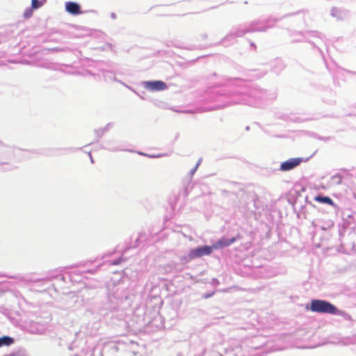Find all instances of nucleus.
Instances as JSON below:
<instances>
[{
    "instance_id": "f257e3e1",
    "label": "nucleus",
    "mask_w": 356,
    "mask_h": 356,
    "mask_svg": "<svg viewBox=\"0 0 356 356\" xmlns=\"http://www.w3.org/2000/svg\"><path fill=\"white\" fill-rule=\"evenodd\" d=\"M276 98L275 93L268 94L266 90L257 86H251L231 90L228 88L214 89L210 94L209 100L220 102L209 111L224 108L236 104L259 107L268 100Z\"/></svg>"
},
{
    "instance_id": "f03ea898",
    "label": "nucleus",
    "mask_w": 356,
    "mask_h": 356,
    "mask_svg": "<svg viewBox=\"0 0 356 356\" xmlns=\"http://www.w3.org/2000/svg\"><path fill=\"white\" fill-rule=\"evenodd\" d=\"M111 292L110 285L104 290V296L97 298L92 308V313L102 316L108 323L120 328H125L127 322L123 318L122 313L119 314V302L121 297L116 295L118 289Z\"/></svg>"
},
{
    "instance_id": "7ed1b4c3",
    "label": "nucleus",
    "mask_w": 356,
    "mask_h": 356,
    "mask_svg": "<svg viewBox=\"0 0 356 356\" xmlns=\"http://www.w3.org/2000/svg\"><path fill=\"white\" fill-rule=\"evenodd\" d=\"M58 278L63 282H65L67 278L72 281L71 275H56L44 278H37L33 275H27L24 276V286L28 287L30 291L42 293L49 290L51 287L54 288V284L51 283V281L53 279Z\"/></svg>"
},
{
    "instance_id": "20e7f679",
    "label": "nucleus",
    "mask_w": 356,
    "mask_h": 356,
    "mask_svg": "<svg viewBox=\"0 0 356 356\" xmlns=\"http://www.w3.org/2000/svg\"><path fill=\"white\" fill-rule=\"evenodd\" d=\"M306 309L318 314H328L332 315L342 316L344 312L340 310L337 307L330 301L322 299H312Z\"/></svg>"
},
{
    "instance_id": "39448f33",
    "label": "nucleus",
    "mask_w": 356,
    "mask_h": 356,
    "mask_svg": "<svg viewBox=\"0 0 356 356\" xmlns=\"http://www.w3.org/2000/svg\"><path fill=\"white\" fill-rule=\"evenodd\" d=\"M278 20V19L272 17L266 19H255L248 23V29L250 33L265 32L268 29L273 27Z\"/></svg>"
},
{
    "instance_id": "423d86ee",
    "label": "nucleus",
    "mask_w": 356,
    "mask_h": 356,
    "mask_svg": "<svg viewBox=\"0 0 356 356\" xmlns=\"http://www.w3.org/2000/svg\"><path fill=\"white\" fill-rule=\"evenodd\" d=\"M122 345L124 343L120 341H108L104 343L100 348L98 346L94 347L92 354L95 355V353L98 351L100 356H116V353L120 350Z\"/></svg>"
},
{
    "instance_id": "0eeeda50",
    "label": "nucleus",
    "mask_w": 356,
    "mask_h": 356,
    "mask_svg": "<svg viewBox=\"0 0 356 356\" xmlns=\"http://www.w3.org/2000/svg\"><path fill=\"white\" fill-rule=\"evenodd\" d=\"M250 33L247 24H239L232 28L229 33L225 35L222 40L220 42V44H222L227 41L234 42L236 38H240L245 35L246 33Z\"/></svg>"
},
{
    "instance_id": "6e6552de",
    "label": "nucleus",
    "mask_w": 356,
    "mask_h": 356,
    "mask_svg": "<svg viewBox=\"0 0 356 356\" xmlns=\"http://www.w3.org/2000/svg\"><path fill=\"white\" fill-rule=\"evenodd\" d=\"M310 157L303 158V157H294L290 158L283 162H282L280 165L278 170L281 172H289L297 168L300 166L302 163L307 162L309 160Z\"/></svg>"
},
{
    "instance_id": "1a4fd4ad",
    "label": "nucleus",
    "mask_w": 356,
    "mask_h": 356,
    "mask_svg": "<svg viewBox=\"0 0 356 356\" xmlns=\"http://www.w3.org/2000/svg\"><path fill=\"white\" fill-rule=\"evenodd\" d=\"M312 226L316 229H320L322 231L327 232V238H329L332 229H333L334 222L332 220L328 218H318L312 221Z\"/></svg>"
},
{
    "instance_id": "9d476101",
    "label": "nucleus",
    "mask_w": 356,
    "mask_h": 356,
    "mask_svg": "<svg viewBox=\"0 0 356 356\" xmlns=\"http://www.w3.org/2000/svg\"><path fill=\"white\" fill-rule=\"evenodd\" d=\"M212 253V248L209 245H198L191 248L188 252V257L193 260L203 256H209Z\"/></svg>"
},
{
    "instance_id": "9b49d317",
    "label": "nucleus",
    "mask_w": 356,
    "mask_h": 356,
    "mask_svg": "<svg viewBox=\"0 0 356 356\" xmlns=\"http://www.w3.org/2000/svg\"><path fill=\"white\" fill-rule=\"evenodd\" d=\"M141 86L151 92L163 91L168 88L167 83L161 80L143 81Z\"/></svg>"
},
{
    "instance_id": "f8f14e48",
    "label": "nucleus",
    "mask_w": 356,
    "mask_h": 356,
    "mask_svg": "<svg viewBox=\"0 0 356 356\" xmlns=\"http://www.w3.org/2000/svg\"><path fill=\"white\" fill-rule=\"evenodd\" d=\"M241 238L240 234H237L232 238L221 237L220 239L215 241L210 247L212 248V252L214 250H218L229 246Z\"/></svg>"
},
{
    "instance_id": "ddd939ff",
    "label": "nucleus",
    "mask_w": 356,
    "mask_h": 356,
    "mask_svg": "<svg viewBox=\"0 0 356 356\" xmlns=\"http://www.w3.org/2000/svg\"><path fill=\"white\" fill-rule=\"evenodd\" d=\"M47 0H31V5L24 11V18L27 19L33 15V11L41 8Z\"/></svg>"
},
{
    "instance_id": "4468645a",
    "label": "nucleus",
    "mask_w": 356,
    "mask_h": 356,
    "mask_svg": "<svg viewBox=\"0 0 356 356\" xmlns=\"http://www.w3.org/2000/svg\"><path fill=\"white\" fill-rule=\"evenodd\" d=\"M65 8L67 13L72 15H79L83 13L81 5L75 1H67L65 3Z\"/></svg>"
},
{
    "instance_id": "2eb2a0df",
    "label": "nucleus",
    "mask_w": 356,
    "mask_h": 356,
    "mask_svg": "<svg viewBox=\"0 0 356 356\" xmlns=\"http://www.w3.org/2000/svg\"><path fill=\"white\" fill-rule=\"evenodd\" d=\"M314 200L321 204L331 205L334 207L336 211H339L340 208L337 206L334 201L327 195L318 194L314 197Z\"/></svg>"
},
{
    "instance_id": "dca6fc26",
    "label": "nucleus",
    "mask_w": 356,
    "mask_h": 356,
    "mask_svg": "<svg viewBox=\"0 0 356 356\" xmlns=\"http://www.w3.org/2000/svg\"><path fill=\"white\" fill-rule=\"evenodd\" d=\"M339 171L340 172L336 173L331 177L332 184L335 185L341 184L344 175H349V170L346 168H341Z\"/></svg>"
},
{
    "instance_id": "f3484780",
    "label": "nucleus",
    "mask_w": 356,
    "mask_h": 356,
    "mask_svg": "<svg viewBox=\"0 0 356 356\" xmlns=\"http://www.w3.org/2000/svg\"><path fill=\"white\" fill-rule=\"evenodd\" d=\"M330 14L333 17H335L337 19H343L348 15V10L343 8L333 7L331 10Z\"/></svg>"
},
{
    "instance_id": "a211bd4d",
    "label": "nucleus",
    "mask_w": 356,
    "mask_h": 356,
    "mask_svg": "<svg viewBox=\"0 0 356 356\" xmlns=\"http://www.w3.org/2000/svg\"><path fill=\"white\" fill-rule=\"evenodd\" d=\"M271 68L275 73L279 74L284 68V64L281 60L277 59L272 63Z\"/></svg>"
},
{
    "instance_id": "6ab92c4d",
    "label": "nucleus",
    "mask_w": 356,
    "mask_h": 356,
    "mask_svg": "<svg viewBox=\"0 0 356 356\" xmlns=\"http://www.w3.org/2000/svg\"><path fill=\"white\" fill-rule=\"evenodd\" d=\"M82 147H79V148H76V147H67V148H63V149L64 150H67V151H69L70 152H76L78 150H80L81 149ZM60 149H51L49 150H48L47 152L44 153L45 155L47 156H55L56 155V152L59 150Z\"/></svg>"
},
{
    "instance_id": "aec40b11",
    "label": "nucleus",
    "mask_w": 356,
    "mask_h": 356,
    "mask_svg": "<svg viewBox=\"0 0 356 356\" xmlns=\"http://www.w3.org/2000/svg\"><path fill=\"white\" fill-rule=\"evenodd\" d=\"M104 78L106 81H118L115 76V74L110 70H106L104 72Z\"/></svg>"
},
{
    "instance_id": "412c9836",
    "label": "nucleus",
    "mask_w": 356,
    "mask_h": 356,
    "mask_svg": "<svg viewBox=\"0 0 356 356\" xmlns=\"http://www.w3.org/2000/svg\"><path fill=\"white\" fill-rule=\"evenodd\" d=\"M13 339L10 337L4 336L3 337H0V347L3 346H8L13 343Z\"/></svg>"
},
{
    "instance_id": "4be33fe9",
    "label": "nucleus",
    "mask_w": 356,
    "mask_h": 356,
    "mask_svg": "<svg viewBox=\"0 0 356 356\" xmlns=\"http://www.w3.org/2000/svg\"><path fill=\"white\" fill-rule=\"evenodd\" d=\"M250 198L251 199V202H248L247 204V208L248 210H253L257 208L256 205V195L254 194L250 195Z\"/></svg>"
},
{
    "instance_id": "5701e85b",
    "label": "nucleus",
    "mask_w": 356,
    "mask_h": 356,
    "mask_svg": "<svg viewBox=\"0 0 356 356\" xmlns=\"http://www.w3.org/2000/svg\"><path fill=\"white\" fill-rule=\"evenodd\" d=\"M126 259L122 257H120L111 261V264L113 266H118L120 264L122 261H125Z\"/></svg>"
},
{
    "instance_id": "b1692460",
    "label": "nucleus",
    "mask_w": 356,
    "mask_h": 356,
    "mask_svg": "<svg viewBox=\"0 0 356 356\" xmlns=\"http://www.w3.org/2000/svg\"><path fill=\"white\" fill-rule=\"evenodd\" d=\"M315 138H317L318 140H323V141H325V142L334 139V138L332 137V136L323 137V136H319L318 134L316 135Z\"/></svg>"
},
{
    "instance_id": "393cba45",
    "label": "nucleus",
    "mask_w": 356,
    "mask_h": 356,
    "mask_svg": "<svg viewBox=\"0 0 356 356\" xmlns=\"http://www.w3.org/2000/svg\"><path fill=\"white\" fill-rule=\"evenodd\" d=\"M180 260L184 262V263H188L190 262L191 261L193 260L192 258H189L188 257V254L187 255H184V256H181V258H180Z\"/></svg>"
},
{
    "instance_id": "a878e982",
    "label": "nucleus",
    "mask_w": 356,
    "mask_h": 356,
    "mask_svg": "<svg viewBox=\"0 0 356 356\" xmlns=\"http://www.w3.org/2000/svg\"><path fill=\"white\" fill-rule=\"evenodd\" d=\"M309 33H310L312 34V36H313V37H316L320 39H323V35H322V34L318 31H309Z\"/></svg>"
},
{
    "instance_id": "bb28decb",
    "label": "nucleus",
    "mask_w": 356,
    "mask_h": 356,
    "mask_svg": "<svg viewBox=\"0 0 356 356\" xmlns=\"http://www.w3.org/2000/svg\"><path fill=\"white\" fill-rule=\"evenodd\" d=\"M111 125V123H108L104 128H100L101 134H104L107 132L109 130Z\"/></svg>"
},
{
    "instance_id": "cd10ccee",
    "label": "nucleus",
    "mask_w": 356,
    "mask_h": 356,
    "mask_svg": "<svg viewBox=\"0 0 356 356\" xmlns=\"http://www.w3.org/2000/svg\"><path fill=\"white\" fill-rule=\"evenodd\" d=\"M215 294L214 291L212 292H208L202 294V298L204 299H208L209 298H211Z\"/></svg>"
},
{
    "instance_id": "c85d7f7f",
    "label": "nucleus",
    "mask_w": 356,
    "mask_h": 356,
    "mask_svg": "<svg viewBox=\"0 0 356 356\" xmlns=\"http://www.w3.org/2000/svg\"><path fill=\"white\" fill-rule=\"evenodd\" d=\"M210 283L213 286H217L218 285L220 284V281L217 278L214 277L211 280Z\"/></svg>"
},
{
    "instance_id": "c756f323",
    "label": "nucleus",
    "mask_w": 356,
    "mask_h": 356,
    "mask_svg": "<svg viewBox=\"0 0 356 356\" xmlns=\"http://www.w3.org/2000/svg\"><path fill=\"white\" fill-rule=\"evenodd\" d=\"M138 153L139 154H140V155L147 156V154H144V153H143V152H138ZM163 156V154H158V155H154H154H148V156H149V157H150V158H159V157H161V156Z\"/></svg>"
},
{
    "instance_id": "7c9ffc66",
    "label": "nucleus",
    "mask_w": 356,
    "mask_h": 356,
    "mask_svg": "<svg viewBox=\"0 0 356 356\" xmlns=\"http://www.w3.org/2000/svg\"><path fill=\"white\" fill-rule=\"evenodd\" d=\"M95 131V134H96V136H97V137L98 138H101V137H102V136L104 135V134H101L100 129H95V131Z\"/></svg>"
},
{
    "instance_id": "2f4dec72",
    "label": "nucleus",
    "mask_w": 356,
    "mask_h": 356,
    "mask_svg": "<svg viewBox=\"0 0 356 356\" xmlns=\"http://www.w3.org/2000/svg\"><path fill=\"white\" fill-rule=\"evenodd\" d=\"M107 149L111 151V152H118V151H124V149H120V148H118V147L109 148V149Z\"/></svg>"
},
{
    "instance_id": "473e14b6",
    "label": "nucleus",
    "mask_w": 356,
    "mask_h": 356,
    "mask_svg": "<svg viewBox=\"0 0 356 356\" xmlns=\"http://www.w3.org/2000/svg\"><path fill=\"white\" fill-rule=\"evenodd\" d=\"M250 47H251L252 48H253V49H254V50H256V49H257V46H256V44H255V43H254V42H250Z\"/></svg>"
},
{
    "instance_id": "72a5a7b5",
    "label": "nucleus",
    "mask_w": 356,
    "mask_h": 356,
    "mask_svg": "<svg viewBox=\"0 0 356 356\" xmlns=\"http://www.w3.org/2000/svg\"><path fill=\"white\" fill-rule=\"evenodd\" d=\"M66 48H58V47H56V48H54L52 50L53 51H64Z\"/></svg>"
},
{
    "instance_id": "f704fd0d",
    "label": "nucleus",
    "mask_w": 356,
    "mask_h": 356,
    "mask_svg": "<svg viewBox=\"0 0 356 356\" xmlns=\"http://www.w3.org/2000/svg\"><path fill=\"white\" fill-rule=\"evenodd\" d=\"M111 17L113 19H115L117 18V15L115 13H111Z\"/></svg>"
},
{
    "instance_id": "c9c22d12",
    "label": "nucleus",
    "mask_w": 356,
    "mask_h": 356,
    "mask_svg": "<svg viewBox=\"0 0 356 356\" xmlns=\"http://www.w3.org/2000/svg\"><path fill=\"white\" fill-rule=\"evenodd\" d=\"M88 155H89V156H90V159L91 163H94V160H93V158H92V155H91V153H90V152H89V153H88Z\"/></svg>"
},
{
    "instance_id": "e433bc0d",
    "label": "nucleus",
    "mask_w": 356,
    "mask_h": 356,
    "mask_svg": "<svg viewBox=\"0 0 356 356\" xmlns=\"http://www.w3.org/2000/svg\"><path fill=\"white\" fill-rule=\"evenodd\" d=\"M200 162H201V159L199 160V161L197 163V164L195 165V166L194 168H196V169H197Z\"/></svg>"
},
{
    "instance_id": "4c0bfd02",
    "label": "nucleus",
    "mask_w": 356,
    "mask_h": 356,
    "mask_svg": "<svg viewBox=\"0 0 356 356\" xmlns=\"http://www.w3.org/2000/svg\"><path fill=\"white\" fill-rule=\"evenodd\" d=\"M197 170L196 168H193L191 170V174H193L195 173V172Z\"/></svg>"
},
{
    "instance_id": "58836bf2",
    "label": "nucleus",
    "mask_w": 356,
    "mask_h": 356,
    "mask_svg": "<svg viewBox=\"0 0 356 356\" xmlns=\"http://www.w3.org/2000/svg\"><path fill=\"white\" fill-rule=\"evenodd\" d=\"M347 72L349 73V74H356L355 72H353V71H350V70H347Z\"/></svg>"
},
{
    "instance_id": "ea45409f",
    "label": "nucleus",
    "mask_w": 356,
    "mask_h": 356,
    "mask_svg": "<svg viewBox=\"0 0 356 356\" xmlns=\"http://www.w3.org/2000/svg\"><path fill=\"white\" fill-rule=\"evenodd\" d=\"M68 349L70 350H73V346L72 344L70 345L69 347H68Z\"/></svg>"
},
{
    "instance_id": "a19ab883",
    "label": "nucleus",
    "mask_w": 356,
    "mask_h": 356,
    "mask_svg": "<svg viewBox=\"0 0 356 356\" xmlns=\"http://www.w3.org/2000/svg\"><path fill=\"white\" fill-rule=\"evenodd\" d=\"M26 324H27V321H26L25 322H24V325H23L24 330L26 328Z\"/></svg>"
},
{
    "instance_id": "79ce46f5",
    "label": "nucleus",
    "mask_w": 356,
    "mask_h": 356,
    "mask_svg": "<svg viewBox=\"0 0 356 356\" xmlns=\"http://www.w3.org/2000/svg\"><path fill=\"white\" fill-rule=\"evenodd\" d=\"M141 236H142V234H139V236H138V238H136V242H138V240L140 239V238L141 237Z\"/></svg>"
},
{
    "instance_id": "37998d69",
    "label": "nucleus",
    "mask_w": 356,
    "mask_h": 356,
    "mask_svg": "<svg viewBox=\"0 0 356 356\" xmlns=\"http://www.w3.org/2000/svg\"><path fill=\"white\" fill-rule=\"evenodd\" d=\"M204 38H207V35L206 33L202 35Z\"/></svg>"
},
{
    "instance_id": "c03bdc74",
    "label": "nucleus",
    "mask_w": 356,
    "mask_h": 356,
    "mask_svg": "<svg viewBox=\"0 0 356 356\" xmlns=\"http://www.w3.org/2000/svg\"><path fill=\"white\" fill-rule=\"evenodd\" d=\"M307 204L313 207H314V205L312 202H307Z\"/></svg>"
},
{
    "instance_id": "a18cd8bd",
    "label": "nucleus",
    "mask_w": 356,
    "mask_h": 356,
    "mask_svg": "<svg viewBox=\"0 0 356 356\" xmlns=\"http://www.w3.org/2000/svg\"><path fill=\"white\" fill-rule=\"evenodd\" d=\"M249 129H250V127H249V126H247V127H245V130L248 131Z\"/></svg>"
},
{
    "instance_id": "49530a36",
    "label": "nucleus",
    "mask_w": 356,
    "mask_h": 356,
    "mask_svg": "<svg viewBox=\"0 0 356 356\" xmlns=\"http://www.w3.org/2000/svg\"><path fill=\"white\" fill-rule=\"evenodd\" d=\"M214 356H222V355L219 353H216Z\"/></svg>"
},
{
    "instance_id": "de8ad7c7",
    "label": "nucleus",
    "mask_w": 356,
    "mask_h": 356,
    "mask_svg": "<svg viewBox=\"0 0 356 356\" xmlns=\"http://www.w3.org/2000/svg\"><path fill=\"white\" fill-rule=\"evenodd\" d=\"M118 82H120V83L123 84V86H125V83H123L121 81H119Z\"/></svg>"
},
{
    "instance_id": "09e8293b",
    "label": "nucleus",
    "mask_w": 356,
    "mask_h": 356,
    "mask_svg": "<svg viewBox=\"0 0 356 356\" xmlns=\"http://www.w3.org/2000/svg\"><path fill=\"white\" fill-rule=\"evenodd\" d=\"M134 92H135V94H137L138 95H139L137 92H136V90H134Z\"/></svg>"
},
{
    "instance_id": "8fccbe9b",
    "label": "nucleus",
    "mask_w": 356,
    "mask_h": 356,
    "mask_svg": "<svg viewBox=\"0 0 356 356\" xmlns=\"http://www.w3.org/2000/svg\"><path fill=\"white\" fill-rule=\"evenodd\" d=\"M134 92H135V94H137L138 95H139L137 92H136V90H134Z\"/></svg>"
},
{
    "instance_id": "3c124183",
    "label": "nucleus",
    "mask_w": 356,
    "mask_h": 356,
    "mask_svg": "<svg viewBox=\"0 0 356 356\" xmlns=\"http://www.w3.org/2000/svg\"><path fill=\"white\" fill-rule=\"evenodd\" d=\"M74 356H79L77 354H74Z\"/></svg>"
}]
</instances>
